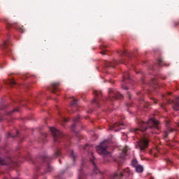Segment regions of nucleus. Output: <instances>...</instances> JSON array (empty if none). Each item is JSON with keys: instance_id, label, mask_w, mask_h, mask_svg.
Listing matches in <instances>:
<instances>
[{"instance_id": "obj_26", "label": "nucleus", "mask_w": 179, "mask_h": 179, "mask_svg": "<svg viewBox=\"0 0 179 179\" xmlns=\"http://www.w3.org/2000/svg\"><path fill=\"white\" fill-rule=\"evenodd\" d=\"M120 55H124V57H129V52H128L127 50H124L120 53Z\"/></svg>"}, {"instance_id": "obj_35", "label": "nucleus", "mask_w": 179, "mask_h": 179, "mask_svg": "<svg viewBox=\"0 0 179 179\" xmlns=\"http://www.w3.org/2000/svg\"><path fill=\"white\" fill-rule=\"evenodd\" d=\"M153 101L155 104H157V99H153Z\"/></svg>"}, {"instance_id": "obj_12", "label": "nucleus", "mask_w": 179, "mask_h": 179, "mask_svg": "<svg viewBox=\"0 0 179 179\" xmlns=\"http://www.w3.org/2000/svg\"><path fill=\"white\" fill-rule=\"evenodd\" d=\"M123 127H124V124L117 122L115 124H113V126H111L109 128V129H110V131H115V132H117V131H120V129H122Z\"/></svg>"}, {"instance_id": "obj_37", "label": "nucleus", "mask_w": 179, "mask_h": 179, "mask_svg": "<svg viewBox=\"0 0 179 179\" xmlns=\"http://www.w3.org/2000/svg\"><path fill=\"white\" fill-rule=\"evenodd\" d=\"M101 54H102V55H106V53L104 52V51H101Z\"/></svg>"}, {"instance_id": "obj_4", "label": "nucleus", "mask_w": 179, "mask_h": 179, "mask_svg": "<svg viewBox=\"0 0 179 179\" xmlns=\"http://www.w3.org/2000/svg\"><path fill=\"white\" fill-rule=\"evenodd\" d=\"M131 171L129 169H123L122 171L118 169V171L113 174L112 179H121L122 177L129 176Z\"/></svg>"}, {"instance_id": "obj_20", "label": "nucleus", "mask_w": 179, "mask_h": 179, "mask_svg": "<svg viewBox=\"0 0 179 179\" xmlns=\"http://www.w3.org/2000/svg\"><path fill=\"white\" fill-rule=\"evenodd\" d=\"M174 131V129L173 128H169L167 131L164 132V138H167L169 136V134H171Z\"/></svg>"}, {"instance_id": "obj_38", "label": "nucleus", "mask_w": 179, "mask_h": 179, "mask_svg": "<svg viewBox=\"0 0 179 179\" xmlns=\"http://www.w3.org/2000/svg\"><path fill=\"white\" fill-rule=\"evenodd\" d=\"M4 108H5V107L1 106V107L0 108V110H3Z\"/></svg>"}, {"instance_id": "obj_18", "label": "nucleus", "mask_w": 179, "mask_h": 179, "mask_svg": "<svg viewBox=\"0 0 179 179\" xmlns=\"http://www.w3.org/2000/svg\"><path fill=\"white\" fill-rule=\"evenodd\" d=\"M131 80V76H129V73L128 71H126L123 73V80Z\"/></svg>"}, {"instance_id": "obj_49", "label": "nucleus", "mask_w": 179, "mask_h": 179, "mask_svg": "<svg viewBox=\"0 0 179 179\" xmlns=\"http://www.w3.org/2000/svg\"><path fill=\"white\" fill-rule=\"evenodd\" d=\"M0 141H1V138H0Z\"/></svg>"}, {"instance_id": "obj_43", "label": "nucleus", "mask_w": 179, "mask_h": 179, "mask_svg": "<svg viewBox=\"0 0 179 179\" xmlns=\"http://www.w3.org/2000/svg\"><path fill=\"white\" fill-rule=\"evenodd\" d=\"M171 94V93H169V95L170 96Z\"/></svg>"}, {"instance_id": "obj_40", "label": "nucleus", "mask_w": 179, "mask_h": 179, "mask_svg": "<svg viewBox=\"0 0 179 179\" xmlns=\"http://www.w3.org/2000/svg\"><path fill=\"white\" fill-rule=\"evenodd\" d=\"M139 129H134V132H136V131H138Z\"/></svg>"}, {"instance_id": "obj_39", "label": "nucleus", "mask_w": 179, "mask_h": 179, "mask_svg": "<svg viewBox=\"0 0 179 179\" xmlns=\"http://www.w3.org/2000/svg\"><path fill=\"white\" fill-rule=\"evenodd\" d=\"M43 136L45 138H47V134H44Z\"/></svg>"}, {"instance_id": "obj_33", "label": "nucleus", "mask_w": 179, "mask_h": 179, "mask_svg": "<svg viewBox=\"0 0 179 179\" xmlns=\"http://www.w3.org/2000/svg\"><path fill=\"white\" fill-rule=\"evenodd\" d=\"M62 121H64V122H68V119L65 117H62Z\"/></svg>"}, {"instance_id": "obj_6", "label": "nucleus", "mask_w": 179, "mask_h": 179, "mask_svg": "<svg viewBox=\"0 0 179 179\" xmlns=\"http://www.w3.org/2000/svg\"><path fill=\"white\" fill-rule=\"evenodd\" d=\"M94 94L95 96V98L92 101V103L94 104L96 107H100V103H99V101L101 100V97H102L103 94L101 93V92L94 91Z\"/></svg>"}, {"instance_id": "obj_7", "label": "nucleus", "mask_w": 179, "mask_h": 179, "mask_svg": "<svg viewBox=\"0 0 179 179\" xmlns=\"http://www.w3.org/2000/svg\"><path fill=\"white\" fill-rule=\"evenodd\" d=\"M13 163V161L12 160V158L9 157L3 158L0 156L1 166H9V164H12Z\"/></svg>"}, {"instance_id": "obj_13", "label": "nucleus", "mask_w": 179, "mask_h": 179, "mask_svg": "<svg viewBox=\"0 0 179 179\" xmlns=\"http://www.w3.org/2000/svg\"><path fill=\"white\" fill-rule=\"evenodd\" d=\"M110 100L112 101H113V100H121L122 99H124V96H122V94H121L120 92H115L113 94L110 95Z\"/></svg>"}, {"instance_id": "obj_14", "label": "nucleus", "mask_w": 179, "mask_h": 179, "mask_svg": "<svg viewBox=\"0 0 179 179\" xmlns=\"http://www.w3.org/2000/svg\"><path fill=\"white\" fill-rule=\"evenodd\" d=\"M92 158H90V160L92 163V166L94 167L93 171L96 174H99V173H100V170L97 168V166H96V163L94 162V155H93V153L92 154Z\"/></svg>"}, {"instance_id": "obj_30", "label": "nucleus", "mask_w": 179, "mask_h": 179, "mask_svg": "<svg viewBox=\"0 0 179 179\" xmlns=\"http://www.w3.org/2000/svg\"><path fill=\"white\" fill-rule=\"evenodd\" d=\"M163 64H164V62H163V59H159L158 60V65H159V66H162Z\"/></svg>"}, {"instance_id": "obj_17", "label": "nucleus", "mask_w": 179, "mask_h": 179, "mask_svg": "<svg viewBox=\"0 0 179 179\" xmlns=\"http://www.w3.org/2000/svg\"><path fill=\"white\" fill-rule=\"evenodd\" d=\"M104 64L106 68H114V66H115V65H117L118 63L116 61H113V62L105 61Z\"/></svg>"}, {"instance_id": "obj_8", "label": "nucleus", "mask_w": 179, "mask_h": 179, "mask_svg": "<svg viewBox=\"0 0 179 179\" xmlns=\"http://www.w3.org/2000/svg\"><path fill=\"white\" fill-rule=\"evenodd\" d=\"M6 27H7V29H10V27H13L14 29L19 30L20 33L24 32V29H23V27L20 26L17 23L12 24L10 22H7Z\"/></svg>"}, {"instance_id": "obj_36", "label": "nucleus", "mask_w": 179, "mask_h": 179, "mask_svg": "<svg viewBox=\"0 0 179 179\" xmlns=\"http://www.w3.org/2000/svg\"><path fill=\"white\" fill-rule=\"evenodd\" d=\"M167 163H168V164H172V162H171V161H170V160H168V161H167Z\"/></svg>"}, {"instance_id": "obj_48", "label": "nucleus", "mask_w": 179, "mask_h": 179, "mask_svg": "<svg viewBox=\"0 0 179 179\" xmlns=\"http://www.w3.org/2000/svg\"><path fill=\"white\" fill-rule=\"evenodd\" d=\"M59 163L61 164V160H59Z\"/></svg>"}, {"instance_id": "obj_28", "label": "nucleus", "mask_w": 179, "mask_h": 179, "mask_svg": "<svg viewBox=\"0 0 179 179\" xmlns=\"http://www.w3.org/2000/svg\"><path fill=\"white\" fill-rule=\"evenodd\" d=\"M125 156H127V150H124L122 152V156L120 157V159L124 160V159H125Z\"/></svg>"}, {"instance_id": "obj_19", "label": "nucleus", "mask_w": 179, "mask_h": 179, "mask_svg": "<svg viewBox=\"0 0 179 179\" xmlns=\"http://www.w3.org/2000/svg\"><path fill=\"white\" fill-rule=\"evenodd\" d=\"M135 170L137 173H143V166L138 164L135 167Z\"/></svg>"}, {"instance_id": "obj_42", "label": "nucleus", "mask_w": 179, "mask_h": 179, "mask_svg": "<svg viewBox=\"0 0 179 179\" xmlns=\"http://www.w3.org/2000/svg\"><path fill=\"white\" fill-rule=\"evenodd\" d=\"M164 80V79H166V77H164V78H162Z\"/></svg>"}, {"instance_id": "obj_41", "label": "nucleus", "mask_w": 179, "mask_h": 179, "mask_svg": "<svg viewBox=\"0 0 179 179\" xmlns=\"http://www.w3.org/2000/svg\"><path fill=\"white\" fill-rule=\"evenodd\" d=\"M166 125H169V122H166Z\"/></svg>"}, {"instance_id": "obj_11", "label": "nucleus", "mask_w": 179, "mask_h": 179, "mask_svg": "<svg viewBox=\"0 0 179 179\" xmlns=\"http://www.w3.org/2000/svg\"><path fill=\"white\" fill-rule=\"evenodd\" d=\"M58 87H59V83H52L51 86L48 89L50 92L54 93V94H57V92H59V88Z\"/></svg>"}, {"instance_id": "obj_3", "label": "nucleus", "mask_w": 179, "mask_h": 179, "mask_svg": "<svg viewBox=\"0 0 179 179\" xmlns=\"http://www.w3.org/2000/svg\"><path fill=\"white\" fill-rule=\"evenodd\" d=\"M108 148V143L107 142H103L96 147V152L99 153V155L107 156V155H108V151L107 150Z\"/></svg>"}, {"instance_id": "obj_16", "label": "nucleus", "mask_w": 179, "mask_h": 179, "mask_svg": "<svg viewBox=\"0 0 179 179\" xmlns=\"http://www.w3.org/2000/svg\"><path fill=\"white\" fill-rule=\"evenodd\" d=\"M1 48H3L4 52L10 51V49L9 48V39L3 42V45H1Z\"/></svg>"}, {"instance_id": "obj_24", "label": "nucleus", "mask_w": 179, "mask_h": 179, "mask_svg": "<svg viewBox=\"0 0 179 179\" xmlns=\"http://www.w3.org/2000/svg\"><path fill=\"white\" fill-rule=\"evenodd\" d=\"M17 135H19V131H17V134L15 136L13 134L10 133H8L7 134V138H16V136H17Z\"/></svg>"}, {"instance_id": "obj_32", "label": "nucleus", "mask_w": 179, "mask_h": 179, "mask_svg": "<svg viewBox=\"0 0 179 179\" xmlns=\"http://www.w3.org/2000/svg\"><path fill=\"white\" fill-rule=\"evenodd\" d=\"M122 87L124 90H128V87H127V85H122Z\"/></svg>"}, {"instance_id": "obj_45", "label": "nucleus", "mask_w": 179, "mask_h": 179, "mask_svg": "<svg viewBox=\"0 0 179 179\" xmlns=\"http://www.w3.org/2000/svg\"><path fill=\"white\" fill-rule=\"evenodd\" d=\"M84 149L86 150V147H85Z\"/></svg>"}, {"instance_id": "obj_34", "label": "nucleus", "mask_w": 179, "mask_h": 179, "mask_svg": "<svg viewBox=\"0 0 179 179\" xmlns=\"http://www.w3.org/2000/svg\"><path fill=\"white\" fill-rule=\"evenodd\" d=\"M127 96H128L129 100H131V93L127 92Z\"/></svg>"}, {"instance_id": "obj_31", "label": "nucleus", "mask_w": 179, "mask_h": 179, "mask_svg": "<svg viewBox=\"0 0 179 179\" xmlns=\"http://www.w3.org/2000/svg\"><path fill=\"white\" fill-rule=\"evenodd\" d=\"M15 111H19V109L15 108L13 110H11L10 112H8L7 114H8V115H10V114H12V113H15Z\"/></svg>"}, {"instance_id": "obj_15", "label": "nucleus", "mask_w": 179, "mask_h": 179, "mask_svg": "<svg viewBox=\"0 0 179 179\" xmlns=\"http://www.w3.org/2000/svg\"><path fill=\"white\" fill-rule=\"evenodd\" d=\"M73 123L71 129L73 132H75V128H76L78 127V124L80 122V116H77L76 117H75L73 120Z\"/></svg>"}, {"instance_id": "obj_46", "label": "nucleus", "mask_w": 179, "mask_h": 179, "mask_svg": "<svg viewBox=\"0 0 179 179\" xmlns=\"http://www.w3.org/2000/svg\"><path fill=\"white\" fill-rule=\"evenodd\" d=\"M96 69H99V67H96Z\"/></svg>"}, {"instance_id": "obj_44", "label": "nucleus", "mask_w": 179, "mask_h": 179, "mask_svg": "<svg viewBox=\"0 0 179 179\" xmlns=\"http://www.w3.org/2000/svg\"><path fill=\"white\" fill-rule=\"evenodd\" d=\"M1 69H2V66H0Z\"/></svg>"}, {"instance_id": "obj_9", "label": "nucleus", "mask_w": 179, "mask_h": 179, "mask_svg": "<svg viewBox=\"0 0 179 179\" xmlns=\"http://www.w3.org/2000/svg\"><path fill=\"white\" fill-rule=\"evenodd\" d=\"M59 156H61V150H57V151L55 152L54 155L51 157L45 156L43 158V161L44 163H48L51 159H57V157H59Z\"/></svg>"}, {"instance_id": "obj_23", "label": "nucleus", "mask_w": 179, "mask_h": 179, "mask_svg": "<svg viewBox=\"0 0 179 179\" xmlns=\"http://www.w3.org/2000/svg\"><path fill=\"white\" fill-rule=\"evenodd\" d=\"M70 157H72L73 160L75 162L76 159V155H75V152H73V150L70 151Z\"/></svg>"}, {"instance_id": "obj_27", "label": "nucleus", "mask_w": 179, "mask_h": 179, "mask_svg": "<svg viewBox=\"0 0 179 179\" xmlns=\"http://www.w3.org/2000/svg\"><path fill=\"white\" fill-rule=\"evenodd\" d=\"M152 85H155V86L159 85V83L157 82V80L156 78H153L152 80Z\"/></svg>"}, {"instance_id": "obj_29", "label": "nucleus", "mask_w": 179, "mask_h": 179, "mask_svg": "<svg viewBox=\"0 0 179 179\" xmlns=\"http://www.w3.org/2000/svg\"><path fill=\"white\" fill-rule=\"evenodd\" d=\"M51 171H52V168L51 167V166L48 165L45 173H51Z\"/></svg>"}, {"instance_id": "obj_25", "label": "nucleus", "mask_w": 179, "mask_h": 179, "mask_svg": "<svg viewBox=\"0 0 179 179\" xmlns=\"http://www.w3.org/2000/svg\"><path fill=\"white\" fill-rule=\"evenodd\" d=\"M139 164H138V160L136 159H133L131 161V166H133V167H136L137 166H138Z\"/></svg>"}, {"instance_id": "obj_21", "label": "nucleus", "mask_w": 179, "mask_h": 179, "mask_svg": "<svg viewBox=\"0 0 179 179\" xmlns=\"http://www.w3.org/2000/svg\"><path fill=\"white\" fill-rule=\"evenodd\" d=\"M6 85H9V86H15V85H16V81H15L13 79H11L6 82Z\"/></svg>"}, {"instance_id": "obj_47", "label": "nucleus", "mask_w": 179, "mask_h": 179, "mask_svg": "<svg viewBox=\"0 0 179 179\" xmlns=\"http://www.w3.org/2000/svg\"><path fill=\"white\" fill-rule=\"evenodd\" d=\"M162 97H164V95H162Z\"/></svg>"}, {"instance_id": "obj_1", "label": "nucleus", "mask_w": 179, "mask_h": 179, "mask_svg": "<svg viewBox=\"0 0 179 179\" xmlns=\"http://www.w3.org/2000/svg\"><path fill=\"white\" fill-rule=\"evenodd\" d=\"M139 130L141 132H145L146 129L149 128H155V129H160V124H159V121L154 118H150L147 122H145L142 120L138 122Z\"/></svg>"}, {"instance_id": "obj_5", "label": "nucleus", "mask_w": 179, "mask_h": 179, "mask_svg": "<svg viewBox=\"0 0 179 179\" xmlns=\"http://www.w3.org/2000/svg\"><path fill=\"white\" fill-rule=\"evenodd\" d=\"M138 145L140 150L143 152V150H145V149L148 148V146H149V140H148L146 138H143L138 142Z\"/></svg>"}, {"instance_id": "obj_22", "label": "nucleus", "mask_w": 179, "mask_h": 179, "mask_svg": "<svg viewBox=\"0 0 179 179\" xmlns=\"http://www.w3.org/2000/svg\"><path fill=\"white\" fill-rule=\"evenodd\" d=\"M71 107H76L78 106V100L76 99L73 98V101L71 103Z\"/></svg>"}, {"instance_id": "obj_10", "label": "nucleus", "mask_w": 179, "mask_h": 179, "mask_svg": "<svg viewBox=\"0 0 179 179\" xmlns=\"http://www.w3.org/2000/svg\"><path fill=\"white\" fill-rule=\"evenodd\" d=\"M166 101L168 104H173V110H176V111H178L179 110V97L176 98L175 101H171L166 98Z\"/></svg>"}, {"instance_id": "obj_2", "label": "nucleus", "mask_w": 179, "mask_h": 179, "mask_svg": "<svg viewBox=\"0 0 179 179\" xmlns=\"http://www.w3.org/2000/svg\"><path fill=\"white\" fill-rule=\"evenodd\" d=\"M50 131L53 136L55 143H59L60 142H62L64 139H65V135H64V133L56 128L50 127Z\"/></svg>"}]
</instances>
